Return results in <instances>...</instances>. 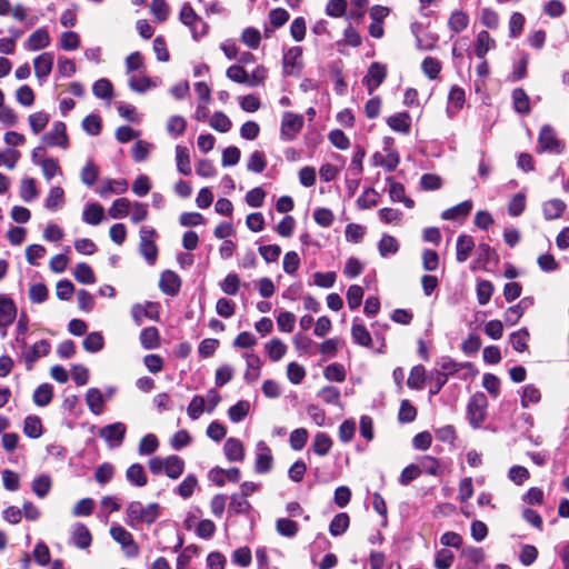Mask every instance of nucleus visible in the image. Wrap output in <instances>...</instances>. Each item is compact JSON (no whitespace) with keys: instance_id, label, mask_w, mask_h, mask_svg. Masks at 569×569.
Returning <instances> with one entry per match:
<instances>
[{"instance_id":"nucleus-59","label":"nucleus","mask_w":569,"mask_h":569,"mask_svg":"<svg viewBox=\"0 0 569 569\" xmlns=\"http://www.w3.org/2000/svg\"><path fill=\"white\" fill-rule=\"evenodd\" d=\"M493 284L489 280H480L477 283V300L481 306L487 305L493 293Z\"/></svg>"},{"instance_id":"nucleus-28","label":"nucleus","mask_w":569,"mask_h":569,"mask_svg":"<svg viewBox=\"0 0 569 569\" xmlns=\"http://www.w3.org/2000/svg\"><path fill=\"white\" fill-rule=\"evenodd\" d=\"M32 399L38 407L48 406L53 399V387L48 382L41 383L36 388Z\"/></svg>"},{"instance_id":"nucleus-33","label":"nucleus","mask_w":569,"mask_h":569,"mask_svg":"<svg viewBox=\"0 0 569 569\" xmlns=\"http://www.w3.org/2000/svg\"><path fill=\"white\" fill-rule=\"evenodd\" d=\"M86 402L93 415H100L103 411V396L98 388H90L86 393Z\"/></svg>"},{"instance_id":"nucleus-32","label":"nucleus","mask_w":569,"mask_h":569,"mask_svg":"<svg viewBox=\"0 0 569 569\" xmlns=\"http://www.w3.org/2000/svg\"><path fill=\"white\" fill-rule=\"evenodd\" d=\"M140 343L147 349H156L160 346V333L156 327H148L140 332Z\"/></svg>"},{"instance_id":"nucleus-52","label":"nucleus","mask_w":569,"mask_h":569,"mask_svg":"<svg viewBox=\"0 0 569 569\" xmlns=\"http://www.w3.org/2000/svg\"><path fill=\"white\" fill-rule=\"evenodd\" d=\"M266 154L262 151H253L247 162V169L249 171L260 173L267 168Z\"/></svg>"},{"instance_id":"nucleus-58","label":"nucleus","mask_w":569,"mask_h":569,"mask_svg":"<svg viewBox=\"0 0 569 569\" xmlns=\"http://www.w3.org/2000/svg\"><path fill=\"white\" fill-rule=\"evenodd\" d=\"M378 249H379V253L382 257H387L390 253L395 254L399 250V242L395 237L389 236V234H383L379 241Z\"/></svg>"},{"instance_id":"nucleus-23","label":"nucleus","mask_w":569,"mask_h":569,"mask_svg":"<svg viewBox=\"0 0 569 569\" xmlns=\"http://www.w3.org/2000/svg\"><path fill=\"white\" fill-rule=\"evenodd\" d=\"M247 359V370L244 372V380L248 383H252L257 381L260 378V370L262 362L258 355L256 353H248L246 355Z\"/></svg>"},{"instance_id":"nucleus-3","label":"nucleus","mask_w":569,"mask_h":569,"mask_svg":"<svg viewBox=\"0 0 569 569\" xmlns=\"http://www.w3.org/2000/svg\"><path fill=\"white\" fill-rule=\"evenodd\" d=\"M488 398L481 392L473 393L467 405V417L472 428L478 429L487 419Z\"/></svg>"},{"instance_id":"nucleus-51","label":"nucleus","mask_w":569,"mask_h":569,"mask_svg":"<svg viewBox=\"0 0 569 569\" xmlns=\"http://www.w3.org/2000/svg\"><path fill=\"white\" fill-rule=\"evenodd\" d=\"M50 117L44 111H38L34 113H31L28 118L31 131L34 134L40 133L49 123Z\"/></svg>"},{"instance_id":"nucleus-35","label":"nucleus","mask_w":569,"mask_h":569,"mask_svg":"<svg viewBox=\"0 0 569 569\" xmlns=\"http://www.w3.org/2000/svg\"><path fill=\"white\" fill-rule=\"evenodd\" d=\"M74 279L83 284H92L96 282V274L92 268L86 262H79L73 270Z\"/></svg>"},{"instance_id":"nucleus-62","label":"nucleus","mask_w":569,"mask_h":569,"mask_svg":"<svg viewBox=\"0 0 569 569\" xmlns=\"http://www.w3.org/2000/svg\"><path fill=\"white\" fill-rule=\"evenodd\" d=\"M323 376L329 381L342 382L346 380V370L341 363H330L325 368Z\"/></svg>"},{"instance_id":"nucleus-39","label":"nucleus","mask_w":569,"mask_h":569,"mask_svg":"<svg viewBox=\"0 0 569 569\" xmlns=\"http://www.w3.org/2000/svg\"><path fill=\"white\" fill-rule=\"evenodd\" d=\"M332 447V440L326 432L316 433L312 441V450L318 456H326Z\"/></svg>"},{"instance_id":"nucleus-57","label":"nucleus","mask_w":569,"mask_h":569,"mask_svg":"<svg viewBox=\"0 0 569 569\" xmlns=\"http://www.w3.org/2000/svg\"><path fill=\"white\" fill-rule=\"evenodd\" d=\"M98 176L99 168L93 161H88L80 172L82 183L88 187H91L96 183Z\"/></svg>"},{"instance_id":"nucleus-22","label":"nucleus","mask_w":569,"mask_h":569,"mask_svg":"<svg viewBox=\"0 0 569 569\" xmlns=\"http://www.w3.org/2000/svg\"><path fill=\"white\" fill-rule=\"evenodd\" d=\"M472 201L471 200H465L445 211L441 213V218L443 220H457L459 218H467L471 210H472Z\"/></svg>"},{"instance_id":"nucleus-49","label":"nucleus","mask_w":569,"mask_h":569,"mask_svg":"<svg viewBox=\"0 0 569 569\" xmlns=\"http://www.w3.org/2000/svg\"><path fill=\"white\" fill-rule=\"evenodd\" d=\"M426 378V370L422 365L415 366L407 379V385L410 389H422Z\"/></svg>"},{"instance_id":"nucleus-27","label":"nucleus","mask_w":569,"mask_h":569,"mask_svg":"<svg viewBox=\"0 0 569 569\" xmlns=\"http://www.w3.org/2000/svg\"><path fill=\"white\" fill-rule=\"evenodd\" d=\"M72 541L79 549H87L91 546L92 536L88 527L83 523H78L72 532Z\"/></svg>"},{"instance_id":"nucleus-2","label":"nucleus","mask_w":569,"mask_h":569,"mask_svg":"<svg viewBox=\"0 0 569 569\" xmlns=\"http://www.w3.org/2000/svg\"><path fill=\"white\" fill-rule=\"evenodd\" d=\"M566 150V142L561 140L551 124H543L538 134V152L561 154Z\"/></svg>"},{"instance_id":"nucleus-11","label":"nucleus","mask_w":569,"mask_h":569,"mask_svg":"<svg viewBox=\"0 0 569 569\" xmlns=\"http://www.w3.org/2000/svg\"><path fill=\"white\" fill-rule=\"evenodd\" d=\"M127 432V427L122 422L107 425L100 430V437L107 442L119 446L122 443Z\"/></svg>"},{"instance_id":"nucleus-20","label":"nucleus","mask_w":569,"mask_h":569,"mask_svg":"<svg viewBox=\"0 0 569 569\" xmlns=\"http://www.w3.org/2000/svg\"><path fill=\"white\" fill-rule=\"evenodd\" d=\"M496 47V40L486 30L480 31L477 34L475 42V54L479 59H485L488 51Z\"/></svg>"},{"instance_id":"nucleus-17","label":"nucleus","mask_w":569,"mask_h":569,"mask_svg":"<svg viewBox=\"0 0 569 569\" xmlns=\"http://www.w3.org/2000/svg\"><path fill=\"white\" fill-rule=\"evenodd\" d=\"M50 44V36L46 28H39L33 31L26 43V47L30 51H39L47 48Z\"/></svg>"},{"instance_id":"nucleus-61","label":"nucleus","mask_w":569,"mask_h":569,"mask_svg":"<svg viewBox=\"0 0 569 569\" xmlns=\"http://www.w3.org/2000/svg\"><path fill=\"white\" fill-rule=\"evenodd\" d=\"M380 196L373 188H368L357 199V203L361 209H370L378 204Z\"/></svg>"},{"instance_id":"nucleus-63","label":"nucleus","mask_w":569,"mask_h":569,"mask_svg":"<svg viewBox=\"0 0 569 569\" xmlns=\"http://www.w3.org/2000/svg\"><path fill=\"white\" fill-rule=\"evenodd\" d=\"M82 129L90 136H98L102 129L101 118L98 114H88L82 120Z\"/></svg>"},{"instance_id":"nucleus-16","label":"nucleus","mask_w":569,"mask_h":569,"mask_svg":"<svg viewBox=\"0 0 569 569\" xmlns=\"http://www.w3.org/2000/svg\"><path fill=\"white\" fill-rule=\"evenodd\" d=\"M53 67V54L43 52L33 60L34 74L38 79L47 78Z\"/></svg>"},{"instance_id":"nucleus-48","label":"nucleus","mask_w":569,"mask_h":569,"mask_svg":"<svg viewBox=\"0 0 569 569\" xmlns=\"http://www.w3.org/2000/svg\"><path fill=\"white\" fill-rule=\"evenodd\" d=\"M526 311V299L520 300L517 305L509 307L505 312V321L509 326H515L521 319Z\"/></svg>"},{"instance_id":"nucleus-37","label":"nucleus","mask_w":569,"mask_h":569,"mask_svg":"<svg viewBox=\"0 0 569 569\" xmlns=\"http://www.w3.org/2000/svg\"><path fill=\"white\" fill-rule=\"evenodd\" d=\"M469 26V17L461 10L453 11L448 20V27L455 33H460Z\"/></svg>"},{"instance_id":"nucleus-64","label":"nucleus","mask_w":569,"mask_h":569,"mask_svg":"<svg viewBox=\"0 0 569 569\" xmlns=\"http://www.w3.org/2000/svg\"><path fill=\"white\" fill-rule=\"evenodd\" d=\"M455 560V555L451 550L442 548L436 553L435 567L436 569H449Z\"/></svg>"},{"instance_id":"nucleus-31","label":"nucleus","mask_w":569,"mask_h":569,"mask_svg":"<svg viewBox=\"0 0 569 569\" xmlns=\"http://www.w3.org/2000/svg\"><path fill=\"white\" fill-rule=\"evenodd\" d=\"M127 480L137 487H143L148 483V478L143 466L140 463H132L126 471Z\"/></svg>"},{"instance_id":"nucleus-12","label":"nucleus","mask_w":569,"mask_h":569,"mask_svg":"<svg viewBox=\"0 0 569 569\" xmlns=\"http://www.w3.org/2000/svg\"><path fill=\"white\" fill-rule=\"evenodd\" d=\"M17 317V307L14 301L7 296L0 295V328L9 327Z\"/></svg>"},{"instance_id":"nucleus-5","label":"nucleus","mask_w":569,"mask_h":569,"mask_svg":"<svg viewBox=\"0 0 569 569\" xmlns=\"http://www.w3.org/2000/svg\"><path fill=\"white\" fill-rule=\"evenodd\" d=\"M110 536L122 547L127 557L136 558L139 556V545L134 541L132 533L126 528L114 525L110 528Z\"/></svg>"},{"instance_id":"nucleus-21","label":"nucleus","mask_w":569,"mask_h":569,"mask_svg":"<svg viewBox=\"0 0 569 569\" xmlns=\"http://www.w3.org/2000/svg\"><path fill=\"white\" fill-rule=\"evenodd\" d=\"M475 249V241L471 236L460 234L456 244V259L458 262H465Z\"/></svg>"},{"instance_id":"nucleus-36","label":"nucleus","mask_w":569,"mask_h":569,"mask_svg":"<svg viewBox=\"0 0 569 569\" xmlns=\"http://www.w3.org/2000/svg\"><path fill=\"white\" fill-rule=\"evenodd\" d=\"M23 432L31 439L40 438L43 432L41 419L38 416H28L23 422Z\"/></svg>"},{"instance_id":"nucleus-38","label":"nucleus","mask_w":569,"mask_h":569,"mask_svg":"<svg viewBox=\"0 0 569 569\" xmlns=\"http://www.w3.org/2000/svg\"><path fill=\"white\" fill-rule=\"evenodd\" d=\"M264 349L271 361L276 362L282 359L287 352V346L279 339L272 338L264 345Z\"/></svg>"},{"instance_id":"nucleus-24","label":"nucleus","mask_w":569,"mask_h":569,"mask_svg":"<svg viewBox=\"0 0 569 569\" xmlns=\"http://www.w3.org/2000/svg\"><path fill=\"white\" fill-rule=\"evenodd\" d=\"M387 123L393 131L408 133L411 127V117L408 112H399L390 116Z\"/></svg>"},{"instance_id":"nucleus-41","label":"nucleus","mask_w":569,"mask_h":569,"mask_svg":"<svg viewBox=\"0 0 569 569\" xmlns=\"http://www.w3.org/2000/svg\"><path fill=\"white\" fill-rule=\"evenodd\" d=\"M442 64L439 59L435 57H426L421 62V70L430 80H435L441 72Z\"/></svg>"},{"instance_id":"nucleus-25","label":"nucleus","mask_w":569,"mask_h":569,"mask_svg":"<svg viewBox=\"0 0 569 569\" xmlns=\"http://www.w3.org/2000/svg\"><path fill=\"white\" fill-rule=\"evenodd\" d=\"M567 204L558 198L550 199L543 203L542 211L546 220L558 219L562 216Z\"/></svg>"},{"instance_id":"nucleus-34","label":"nucleus","mask_w":569,"mask_h":569,"mask_svg":"<svg viewBox=\"0 0 569 569\" xmlns=\"http://www.w3.org/2000/svg\"><path fill=\"white\" fill-rule=\"evenodd\" d=\"M104 216V209L103 207L98 203H90L86 207L82 213V219L84 222L96 226L99 224Z\"/></svg>"},{"instance_id":"nucleus-6","label":"nucleus","mask_w":569,"mask_h":569,"mask_svg":"<svg viewBox=\"0 0 569 569\" xmlns=\"http://www.w3.org/2000/svg\"><path fill=\"white\" fill-rule=\"evenodd\" d=\"M388 74L387 66L381 62H372L367 74L362 78V84L367 88L369 94L382 84Z\"/></svg>"},{"instance_id":"nucleus-55","label":"nucleus","mask_w":569,"mask_h":569,"mask_svg":"<svg viewBox=\"0 0 569 569\" xmlns=\"http://www.w3.org/2000/svg\"><path fill=\"white\" fill-rule=\"evenodd\" d=\"M64 203V191L61 187H53L50 189L46 199V207L49 210H57Z\"/></svg>"},{"instance_id":"nucleus-44","label":"nucleus","mask_w":569,"mask_h":569,"mask_svg":"<svg viewBox=\"0 0 569 569\" xmlns=\"http://www.w3.org/2000/svg\"><path fill=\"white\" fill-rule=\"evenodd\" d=\"M250 411V402L248 400H240L228 409L229 419L232 422H240Z\"/></svg>"},{"instance_id":"nucleus-9","label":"nucleus","mask_w":569,"mask_h":569,"mask_svg":"<svg viewBox=\"0 0 569 569\" xmlns=\"http://www.w3.org/2000/svg\"><path fill=\"white\" fill-rule=\"evenodd\" d=\"M131 316L137 325H141L143 317L158 321L159 305L157 302L151 301H148L146 306L136 303L131 308Z\"/></svg>"},{"instance_id":"nucleus-13","label":"nucleus","mask_w":569,"mask_h":569,"mask_svg":"<svg viewBox=\"0 0 569 569\" xmlns=\"http://www.w3.org/2000/svg\"><path fill=\"white\" fill-rule=\"evenodd\" d=\"M159 287L164 295L176 296L180 291L181 279L174 271L166 270L161 274Z\"/></svg>"},{"instance_id":"nucleus-18","label":"nucleus","mask_w":569,"mask_h":569,"mask_svg":"<svg viewBox=\"0 0 569 569\" xmlns=\"http://www.w3.org/2000/svg\"><path fill=\"white\" fill-rule=\"evenodd\" d=\"M359 318L353 319L351 327V337L356 345L361 347L371 348L372 338L365 325L358 322Z\"/></svg>"},{"instance_id":"nucleus-4","label":"nucleus","mask_w":569,"mask_h":569,"mask_svg":"<svg viewBox=\"0 0 569 569\" xmlns=\"http://www.w3.org/2000/svg\"><path fill=\"white\" fill-rule=\"evenodd\" d=\"M305 124L302 114L286 111L282 114L280 126V138L283 141H292L297 138Z\"/></svg>"},{"instance_id":"nucleus-45","label":"nucleus","mask_w":569,"mask_h":569,"mask_svg":"<svg viewBox=\"0 0 569 569\" xmlns=\"http://www.w3.org/2000/svg\"><path fill=\"white\" fill-rule=\"evenodd\" d=\"M276 530L280 536L291 538L298 533L299 525L295 520L280 518L276 522Z\"/></svg>"},{"instance_id":"nucleus-1","label":"nucleus","mask_w":569,"mask_h":569,"mask_svg":"<svg viewBox=\"0 0 569 569\" xmlns=\"http://www.w3.org/2000/svg\"><path fill=\"white\" fill-rule=\"evenodd\" d=\"M127 525L134 528L138 523L152 525L161 515V507L158 502H150L142 506L140 501H131L126 509Z\"/></svg>"},{"instance_id":"nucleus-50","label":"nucleus","mask_w":569,"mask_h":569,"mask_svg":"<svg viewBox=\"0 0 569 569\" xmlns=\"http://www.w3.org/2000/svg\"><path fill=\"white\" fill-rule=\"evenodd\" d=\"M448 100L449 109L453 108L455 112L460 111L466 102L465 90L457 84L452 86L449 91Z\"/></svg>"},{"instance_id":"nucleus-19","label":"nucleus","mask_w":569,"mask_h":569,"mask_svg":"<svg viewBox=\"0 0 569 569\" xmlns=\"http://www.w3.org/2000/svg\"><path fill=\"white\" fill-rule=\"evenodd\" d=\"M223 451L229 461H242L244 459L243 443L237 438H228L224 442Z\"/></svg>"},{"instance_id":"nucleus-15","label":"nucleus","mask_w":569,"mask_h":569,"mask_svg":"<svg viewBox=\"0 0 569 569\" xmlns=\"http://www.w3.org/2000/svg\"><path fill=\"white\" fill-rule=\"evenodd\" d=\"M476 253H477L476 262L480 263L482 266V268H486V266L489 263H492L496 267L500 262L499 254L488 243H485V242L479 243L477 247Z\"/></svg>"},{"instance_id":"nucleus-10","label":"nucleus","mask_w":569,"mask_h":569,"mask_svg":"<svg viewBox=\"0 0 569 569\" xmlns=\"http://www.w3.org/2000/svg\"><path fill=\"white\" fill-rule=\"evenodd\" d=\"M50 349L51 346L46 339H41L40 341L33 343L23 356L27 370H31L33 368V363L39 358L48 356Z\"/></svg>"},{"instance_id":"nucleus-26","label":"nucleus","mask_w":569,"mask_h":569,"mask_svg":"<svg viewBox=\"0 0 569 569\" xmlns=\"http://www.w3.org/2000/svg\"><path fill=\"white\" fill-rule=\"evenodd\" d=\"M513 109L520 114H528L530 112V99L525 89L516 88L511 93Z\"/></svg>"},{"instance_id":"nucleus-42","label":"nucleus","mask_w":569,"mask_h":569,"mask_svg":"<svg viewBox=\"0 0 569 569\" xmlns=\"http://www.w3.org/2000/svg\"><path fill=\"white\" fill-rule=\"evenodd\" d=\"M131 202L128 198L116 199L108 213L112 219H121L128 216Z\"/></svg>"},{"instance_id":"nucleus-60","label":"nucleus","mask_w":569,"mask_h":569,"mask_svg":"<svg viewBox=\"0 0 569 569\" xmlns=\"http://www.w3.org/2000/svg\"><path fill=\"white\" fill-rule=\"evenodd\" d=\"M210 126L216 131L224 133L231 129L232 122L222 111H216L210 119Z\"/></svg>"},{"instance_id":"nucleus-43","label":"nucleus","mask_w":569,"mask_h":569,"mask_svg":"<svg viewBox=\"0 0 569 569\" xmlns=\"http://www.w3.org/2000/svg\"><path fill=\"white\" fill-rule=\"evenodd\" d=\"M512 348L517 352H525L528 350L529 331L527 328H521L515 331L509 337Z\"/></svg>"},{"instance_id":"nucleus-8","label":"nucleus","mask_w":569,"mask_h":569,"mask_svg":"<svg viewBox=\"0 0 569 569\" xmlns=\"http://www.w3.org/2000/svg\"><path fill=\"white\" fill-rule=\"evenodd\" d=\"M273 457L271 449L264 441L257 443V455L254 461V470L257 473H267L272 469Z\"/></svg>"},{"instance_id":"nucleus-14","label":"nucleus","mask_w":569,"mask_h":569,"mask_svg":"<svg viewBox=\"0 0 569 569\" xmlns=\"http://www.w3.org/2000/svg\"><path fill=\"white\" fill-rule=\"evenodd\" d=\"M302 48L301 47H291L284 54H283V73L286 76H291L293 73V69H301L302 68Z\"/></svg>"},{"instance_id":"nucleus-47","label":"nucleus","mask_w":569,"mask_h":569,"mask_svg":"<svg viewBox=\"0 0 569 569\" xmlns=\"http://www.w3.org/2000/svg\"><path fill=\"white\" fill-rule=\"evenodd\" d=\"M92 92L99 99H111L113 96V86L109 79L101 78L93 83Z\"/></svg>"},{"instance_id":"nucleus-46","label":"nucleus","mask_w":569,"mask_h":569,"mask_svg":"<svg viewBox=\"0 0 569 569\" xmlns=\"http://www.w3.org/2000/svg\"><path fill=\"white\" fill-rule=\"evenodd\" d=\"M366 157V150L362 146L357 144L352 160L349 167V172L353 177H360L363 172L362 161Z\"/></svg>"},{"instance_id":"nucleus-54","label":"nucleus","mask_w":569,"mask_h":569,"mask_svg":"<svg viewBox=\"0 0 569 569\" xmlns=\"http://www.w3.org/2000/svg\"><path fill=\"white\" fill-rule=\"evenodd\" d=\"M38 197V190L36 187V180L33 178H24L20 183V198L30 202Z\"/></svg>"},{"instance_id":"nucleus-40","label":"nucleus","mask_w":569,"mask_h":569,"mask_svg":"<svg viewBox=\"0 0 569 569\" xmlns=\"http://www.w3.org/2000/svg\"><path fill=\"white\" fill-rule=\"evenodd\" d=\"M350 523V517L346 512H340L333 517L329 525V532L333 536H340L347 531Z\"/></svg>"},{"instance_id":"nucleus-29","label":"nucleus","mask_w":569,"mask_h":569,"mask_svg":"<svg viewBox=\"0 0 569 569\" xmlns=\"http://www.w3.org/2000/svg\"><path fill=\"white\" fill-rule=\"evenodd\" d=\"M176 162L178 171L183 176L191 174V160L190 152L187 147L177 146L176 147Z\"/></svg>"},{"instance_id":"nucleus-53","label":"nucleus","mask_w":569,"mask_h":569,"mask_svg":"<svg viewBox=\"0 0 569 569\" xmlns=\"http://www.w3.org/2000/svg\"><path fill=\"white\" fill-rule=\"evenodd\" d=\"M83 349L88 352H98L104 346V339L101 332H91L82 341Z\"/></svg>"},{"instance_id":"nucleus-7","label":"nucleus","mask_w":569,"mask_h":569,"mask_svg":"<svg viewBox=\"0 0 569 569\" xmlns=\"http://www.w3.org/2000/svg\"><path fill=\"white\" fill-rule=\"evenodd\" d=\"M41 139L48 147L59 146L62 149H67L69 147V137L66 123L62 121L54 122L52 129L46 132Z\"/></svg>"},{"instance_id":"nucleus-56","label":"nucleus","mask_w":569,"mask_h":569,"mask_svg":"<svg viewBox=\"0 0 569 569\" xmlns=\"http://www.w3.org/2000/svg\"><path fill=\"white\" fill-rule=\"evenodd\" d=\"M229 509L237 515L248 513L251 509V505L243 495L233 493L230 498Z\"/></svg>"},{"instance_id":"nucleus-30","label":"nucleus","mask_w":569,"mask_h":569,"mask_svg":"<svg viewBox=\"0 0 569 569\" xmlns=\"http://www.w3.org/2000/svg\"><path fill=\"white\" fill-rule=\"evenodd\" d=\"M184 471V461L176 455L166 458L164 473L170 479H178Z\"/></svg>"}]
</instances>
